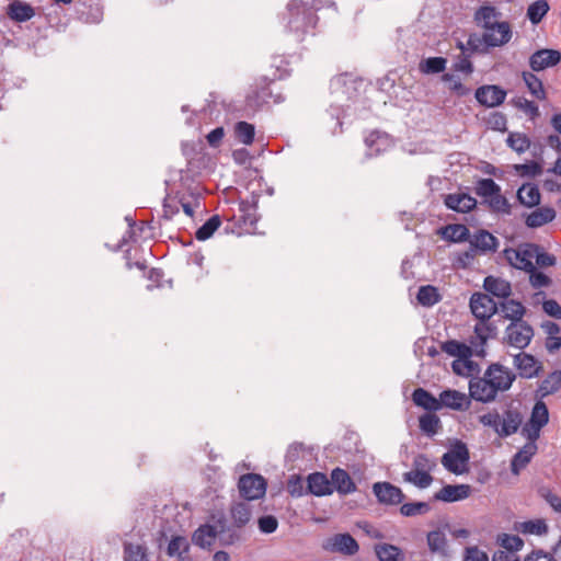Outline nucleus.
<instances>
[{
    "mask_svg": "<svg viewBox=\"0 0 561 561\" xmlns=\"http://www.w3.org/2000/svg\"><path fill=\"white\" fill-rule=\"evenodd\" d=\"M259 528L264 534H272L277 529L278 522L273 515H265L257 520Z\"/></svg>",
    "mask_w": 561,
    "mask_h": 561,
    "instance_id": "obj_62",
    "label": "nucleus"
},
{
    "mask_svg": "<svg viewBox=\"0 0 561 561\" xmlns=\"http://www.w3.org/2000/svg\"><path fill=\"white\" fill-rule=\"evenodd\" d=\"M230 515L234 526L241 528L251 519V508L247 503L239 502L231 506Z\"/></svg>",
    "mask_w": 561,
    "mask_h": 561,
    "instance_id": "obj_33",
    "label": "nucleus"
},
{
    "mask_svg": "<svg viewBox=\"0 0 561 561\" xmlns=\"http://www.w3.org/2000/svg\"><path fill=\"white\" fill-rule=\"evenodd\" d=\"M537 451L536 443H527L523 448L515 454L511 462V470L514 474H519L520 470L524 469L531 460L533 456Z\"/></svg>",
    "mask_w": 561,
    "mask_h": 561,
    "instance_id": "obj_25",
    "label": "nucleus"
},
{
    "mask_svg": "<svg viewBox=\"0 0 561 561\" xmlns=\"http://www.w3.org/2000/svg\"><path fill=\"white\" fill-rule=\"evenodd\" d=\"M307 488L309 493L316 496H324L333 493L330 480L322 472H313L307 478Z\"/></svg>",
    "mask_w": 561,
    "mask_h": 561,
    "instance_id": "obj_21",
    "label": "nucleus"
},
{
    "mask_svg": "<svg viewBox=\"0 0 561 561\" xmlns=\"http://www.w3.org/2000/svg\"><path fill=\"white\" fill-rule=\"evenodd\" d=\"M470 245L478 252L495 251L497 247V239L486 230H480L469 238Z\"/></svg>",
    "mask_w": 561,
    "mask_h": 561,
    "instance_id": "obj_22",
    "label": "nucleus"
},
{
    "mask_svg": "<svg viewBox=\"0 0 561 561\" xmlns=\"http://www.w3.org/2000/svg\"><path fill=\"white\" fill-rule=\"evenodd\" d=\"M541 328L547 335L546 348L550 353L557 352L561 347L560 327L556 322L545 321Z\"/></svg>",
    "mask_w": 561,
    "mask_h": 561,
    "instance_id": "obj_29",
    "label": "nucleus"
},
{
    "mask_svg": "<svg viewBox=\"0 0 561 561\" xmlns=\"http://www.w3.org/2000/svg\"><path fill=\"white\" fill-rule=\"evenodd\" d=\"M515 529L523 535L542 536L548 533V525L545 519L537 518L518 523Z\"/></svg>",
    "mask_w": 561,
    "mask_h": 561,
    "instance_id": "obj_30",
    "label": "nucleus"
},
{
    "mask_svg": "<svg viewBox=\"0 0 561 561\" xmlns=\"http://www.w3.org/2000/svg\"><path fill=\"white\" fill-rule=\"evenodd\" d=\"M507 144L513 150L524 152L529 148L530 140L524 134L513 133L508 136Z\"/></svg>",
    "mask_w": 561,
    "mask_h": 561,
    "instance_id": "obj_49",
    "label": "nucleus"
},
{
    "mask_svg": "<svg viewBox=\"0 0 561 561\" xmlns=\"http://www.w3.org/2000/svg\"><path fill=\"white\" fill-rule=\"evenodd\" d=\"M492 210L496 213H503V214H510V204L507 199L501 194L500 192H496V195H492L485 201Z\"/></svg>",
    "mask_w": 561,
    "mask_h": 561,
    "instance_id": "obj_52",
    "label": "nucleus"
},
{
    "mask_svg": "<svg viewBox=\"0 0 561 561\" xmlns=\"http://www.w3.org/2000/svg\"><path fill=\"white\" fill-rule=\"evenodd\" d=\"M561 61V53L557 49L543 48L535 51L529 58V67L533 71H542L558 65Z\"/></svg>",
    "mask_w": 561,
    "mask_h": 561,
    "instance_id": "obj_13",
    "label": "nucleus"
},
{
    "mask_svg": "<svg viewBox=\"0 0 561 561\" xmlns=\"http://www.w3.org/2000/svg\"><path fill=\"white\" fill-rule=\"evenodd\" d=\"M470 494L471 486L469 484H447L434 494V500L453 503L466 500Z\"/></svg>",
    "mask_w": 561,
    "mask_h": 561,
    "instance_id": "obj_15",
    "label": "nucleus"
},
{
    "mask_svg": "<svg viewBox=\"0 0 561 561\" xmlns=\"http://www.w3.org/2000/svg\"><path fill=\"white\" fill-rule=\"evenodd\" d=\"M319 9V4L314 0L293 1L288 4V22L287 27L290 32L298 35L306 34L317 24L314 11Z\"/></svg>",
    "mask_w": 561,
    "mask_h": 561,
    "instance_id": "obj_1",
    "label": "nucleus"
},
{
    "mask_svg": "<svg viewBox=\"0 0 561 561\" xmlns=\"http://www.w3.org/2000/svg\"><path fill=\"white\" fill-rule=\"evenodd\" d=\"M515 170L522 175V176H530L535 178L542 172V168L539 163L531 161L529 163L524 164H516Z\"/></svg>",
    "mask_w": 561,
    "mask_h": 561,
    "instance_id": "obj_56",
    "label": "nucleus"
},
{
    "mask_svg": "<svg viewBox=\"0 0 561 561\" xmlns=\"http://www.w3.org/2000/svg\"><path fill=\"white\" fill-rule=\"evenodd\" d=\"M327 548L347 556L355 554L359 549L357 541L350 534L335 535L329 540Z\"/></svg>",
    "mask_w": 561,
    "mask_h": 561,
    "instance_id": "obj_20",
    "label": "nucleus"
},
{
    "mask_svg": "<svg viewBox=\"0 0 561 561\" xmlns=\"http://www.w3.org/2000/svg\"><path fill=\"white\" fill-rule=\"evenodd\" d=\"M486 371L491 375L500 393L510 390L516 379V374L511 368L499 363L488 366Z\"/></svg>",
    "mask_w": 561,
    "mask_h": 561,
    "instance_id": "obj_12",
    "label": "nucleus"
},
{
    "mask_svg": "<svg viewBox=\"0 0 561 561\" xmlns=\"http://www.w3.org/2000/svg\"><path fill=\"white\" fill-rule=\"evenodd\" d=\"M539 494L546 500V502L552 507L554 512L561 513V497L559 495L552 493L547 488H541L539 490Z\"/></svg>",
    "mask_w": 561,
    "mask_h": 561,
    "instance_id": "obj_61",
    "label": "nucleus"
},
{
    "mask_svg": "<svg viewBox=\"0 0 561 561\" xmlns=\"http://www.w3.org/2000/svg\"><path fill=\"white\" fill-rule=\"evenodd\" d=\"M476 192L485 201L500 192V186L492 179H482L477 183Z\"/></svg>",
    "mask_w": 561,
    "mask_h": 561,
    "instance_id": "obj_46",
    "label": "nucleus"
},
{
    "mask_svg": "<svg viewBox=\"0 0 561 561\" xmlns=\"http://www.w3.org/2000/svg\"><path fill=\"white\" fill-rule=\"evenodd\" d=\"M534 337V330L526 321L511 322L504 333V340L513 347L524 350Z\"/></svg>",
    "mask_w": 561,
    "mask_h": 561,
    "instance_id": "obj_5",
    "label": "nucleus"
},
{
    "mask_svg": "<svg viewBox=\"0 0 561 561\" xmlns=\"http://www.w3.org/2000/svg\"><path fill=\"white\" fill-rule=\"evenodd\" d=\"M442 348L448 355L457 358H470L474 353L470 345L454 340L445 342Z\"/></svg>",
    "mask_w": 561,
    "mask_h": 561,
    "instance_id": "obj_36",
    "label": "nucleus"
},
{
    "mask_svg": "<svg viewBox=\"0 0 561 561\" xmlns=\"http://www.w3.org/2000/svg\"><path fill=\"white\" fill-rule=\"evenodd\" d=\"M513 37L512 26L507 21L495 25L481 35L471 34L467 41V47L473 53H486L489 48L502 47L511 42Z\"/></svg>",
    "mask_w": 561,
    "mask_h": 561,
    "instance_id": "obj_2",
    "label": "nucleus"
},
{
    "mask_svg": "<svg viewBox=\"0 0 561 561\" xmlns=\"http://www.w3.org/2000/svg\"><path fill=\"white\" fill-rule=\"evenodd\" d=\"M547 423H525L520 432L529 442L535 443L540 435L541 427Z\"/></svg>",
    "mask_w": 561,
    "mask_h": 561,
    "instance_id": "obj_55",
    "label": "nucleus"
},
{
    "mask_svg": "<svg viewBox=\"0 0 561 561\" xmlns=\"http://www.w3.org/2000/svg\"><path fill=\"white\" fill-rule=\"evenodd\" d=\"M439 299H440V296H439L436 287L431 286V285L420 287L419 293H417V301L422 306L431 307V306L435 305L436 302H438Z\"/></svg>",
    "mask_w": 561,
    "mask_h": 561,
    "instance_id": "obj_42",
    "label": "nucleus"
},
{
    "mask_svg": "<svg viewBox=\"0 0 561 561\" xmlns=\"http://www.w3.org/2000/svg\"><path fill=\"white\" fill-rule=\"evenodd\" d=\"M495 327L486 321H479L473 329V334L470 336V346L476 355L482 356L484 354V346L488 339L494 332Z\"/></svg>",
    "mask_w": 561,
    "mask_h": 561,
    "instance_id": "obj_14",
    "label": "nucleus"
},
{
    "mask_svg": "<svg viewBox=\"0 0 561 561\" xmlns=\"http://www.w3.org/2000/svg\"><path fill=\"white\" fill-rule=\"evenodd\" d=\"M506 116L500 112H493L486 118V125L493 130H506Z\"/></svg>",
    "mask_w": 561,
    "mask_h": 561,
    "instance_id": "obj_57",
    "label": "nucleus"
},
{
    "mask_svg": "<svg viewBox=\"0 0 561 561\" xmlns=\"http://www.w3.org/2000/svg\"><path fill=\"white\" fill-rule=\"evenodd\" d=\"M442 80L448 83V89L458 96L467 95L470 92V90L466 88L460 82V80L451 73L443 75Z\"/></svg>",
    "mask_w": 561,
    "mask_h": 561,
    "instance_id": "obj_51",
    "label": "nucleus"
},
{
    "mask_svg": "<svg viewBox=\"0 0 561 561\" xmlns=\"http://www.w3.org/2000/svg\"><path fill=\"white\" fill-rule=\"evenodd\" d=\"M517 198L528 208L536 207L540 204L539 188L535 184H523L517 192Z\"/></svg>",
    "mask_w": 561,
    "mask_h": 561,
    "instance_id": "obj_28",
    "label": "nucleus"
},
{
    "mask_svg": "<svg viewBox=\"0 0 561 561\" xmlns=\"http://www.w3.org/2000/svg\"><path fill=\"white\" fill-rule=\"evenodd\" d=\"M413 403L427 411V412H438L440 411V405L438 402V398L434 397L431 392L423 388H416L412 393Z\"/></svg>",
    "mask_w": 561,
    "mask_h": 561,
    "instance_id": "obj_23",
    "label": "nucleus"
},
{
    "mask_svg": "<svg viewBox=\"0 0 561 561\" xmlns=\"http://www.w3.org/2000/svg\"><path fill=\"white\" fill-rule=\"evenodd\" d=\"M486 424L492 425L494 427V431L501 437H505V436L516 433L519 430V425L522 423H486Z\"/></svg>",
    "mask_w": 561,
    "mask_h": 561,
    "instance_id": "obj_63",
    "label": "nucleus"
},
{
    "mask_svg": "<svg viewBox=\"0 0 561 561\" xmlns=\"http://www.w3.org/2000/svg\"><path fill=\"white\" fill-rule=\"evenodd\" d=\"M536 243H523L517 248L504 250V257L514 268L528 272L534 268V255L536 254Z\"/></svg>",
    "mask_w": 561,
    "mask_h": 561,
    "instance_id": "obj_3",
    "label": "nucleus"
},
{
    "mask_svg": "<svg viewBox=\"0 0 561 561\" xmlns=\"http://www.w3.org/2000/svg\"><path fill=\"white\" fill-rule=\"evenodd\" d=\"M217 534L216 527L208 524L202 525L194 531L192 541L201 548H210L217 538Z\"/></svg>",
    "mask_w": 561,
    "mask_h": 561,
    "instance_id": "obj_26",
    "label": "nucleus"
},
{
    "mask_svg": "<svg viewBox=\"0 0 561 561\" xmlns=\"http://www.w3.org/2000/svg\"><path fill=\"white\" fill-rule=\"evenodd\" d=\"M373 492L378 502L383 505H399L405 499L402 490L390 482H376Z\"/></svg>",
    "mask_w": 561,
    "mask_h": 561,
    "instance_id": "obj_8",
    "label": "nucleus"
},
{
    "mask_svg": "<svg viewBox=\"0 0 561 561\" xmlns=\"http://www.w3.org/2000/svg\"><path fill=\"white\" fill-rule=\"evenodd\" d=\"M501 12L492 5H482L474 13V21L478 26L483 27L496 19H501Z\"/></svg>",
    "mask_w": 561,
    "mask_h": 561,
    "instance_id": "obj_34",
    "label": "nucleus"
},
{
    "mask_svg": "<svg viewBox=\"0 0 561 561\" xmlns=\"http://www.w3.org/2000/svg\"><path fill=\"white\" fill-rule=\"evenodd\" d=\"M238 138L244 144L250 145L254 139V127L247 122H239L236 126Z\"/></svg>",
    "mask_w": 561,
    "mask_h": 561,
    "instance_id": "obj_53",
    "label": "nucleus"
},
{
    "mask_svg": "<svg viewBox=\"0 0 561 561\" xmlns=\"http://www.w3.org/2000/svg\"><path fill=\"white\" fill-rule=\"evenodd\" d=\"M453 371L459 376H470L474 365L469 358H457L451 364Z\"/></svg>",
    "mask_w": 561,
    "mask_h": 561,
    "instance_id": "obj_54",
    "label": "nucleus"
},
{
    "mask_svg": "<svg viewBox=\"0 0 561 561\" xmlns=\"http://www.w3.org/2000/svg\"><path fill=\"white\" fill-rule=\"evenodd\" d=\"M447 60L443 57H430L420 62L419 69L422 73H439L446 69Z\"/></svg>",
    "mask_w": 561,
    "mask_h": 561,
    "instance_id": "obj_39",
    "label": "nucleus"
},
{
    "mask_svg": "<svg viewBox=\"0 0 561 561\" xmlns=\"http://www.w3.org/2000/svg\"><path fill=\"white\" fill-rule=\"evenodd\" d=\"M469 460V453L465 445H459L457 448L444 454L442 457V465L450 472L460 474L466 470Z\"/></svg>",
    "mask_w": 561,
    "mask_h": 561,
    "instance_id": "obj_10",
    "label": "nucleus"
},
{
    "mask_svg": "<svg viewBox=\"0 0 561 561\" xmlns=\"http://www.w3.org/2000/svg\"><path fill=\"white\" fill-rule=\"evenodd\" d=\"M501 546L510 552L518 551L523 548L524 541L516 535H503Z\"/></svg>",
    "mask_w": 561,
    "mask_h": 561,
    "instance_id": "obj_58",
    "label": "nucleus"
},
{
    "mask_svg": "<svg viewBox=\"0 0 561 561\" xmlns=\"http://www.w3.org/2000/svg\"><path fill=\"white\" fill-rule=\"evenodd\" d=\"M465 561H489V558L478 547H468L465 552Z\"/></svg>",
    "mask_w": 561,
    "mask_h": 561,
    "instance_id": "obj_64",
    "label": "nucleus"
},
{
    "mask_svg": "<svg viewBox=\"0 0 561 561\" xmlns=\"http://www.w3.org/2000/svg\"><path fill=\"white\" fill-rule=\"evenodd\" d=\"M506 92L497 85H484L476 91L477 101L485 106L494 107L502 104Z\"/></svg>",
    "mask_w": 561,
    "mask_h": 561,
    "instance_id": "obj_16",
    "label": "nucleus"
},
{
    "mask_svg": "<svg viewBox=\"0 0 561 561\" xmlns=\"http://www.w3.org/2000/svg\"><path fill=\"white\" fill-rule=\"evenodd\" d=\"M483 286L488 293L499 298H507L512 293L511 283L500 277H485Z\"/></svg>",
    "mask_w": 561,
    "mask_h": 561,
    "instance_id": "obj_27",
    "label": "nucleus"
},
{
    "mask_svg": "<svg viewBox=\"0 0 561 561\" xmlns=\"http://www.w3.org/2000/svg\"><path fill=\"white\" fill-rule=\"evenodd\" d=\"M427 543L432 552L445 553L447 539L443 531L433 530L427 534Z\"/></svg>",
    "mask_w": 561,
    "mask_h": 561,
    "instance_id": "obj_44",
    "label": "nucleus"
},
{
    "mask_svg": "<svg viewBox=\"0 0 561 561\" xmlns=\"http://www.w3.org/2000/svg\"><path fill=\"white\" fill-rule=\"evenodd\" d=\"M469 393L471 399L489 403L495 401L500 392L495 387L491 375L485 369L482 377H474L470 379Z\"/></svg>",
    "mask_w": 561,
    "mask_h": 561,
    "instance_id": "obj_4",
    "label": "nucleus"
},
{
    "mask_svg": "<svg viewBox=\"0 0 561 561\" xmlns=\"http://www.w3.org/2000/svg\"><path fill=\"white\" fill-rule=\"evenodd\" d=\"M240 495L249 501L264 496L266 492V480L256 473H247L240 477L238 482Z\"/></svg>",
    "mask_w": 561,
    "mask_h": 561,
    "instance_id": "obj_6",
    "label": "nucleus"
},
{
    "mask_svg": "<svg viewBox=\"0 0 561 561\" xmlns=\"http://www.w3.org/2000/svg\"><path fill=\"white\" fill-rule=\"evenodd\" d=\"M446 239L453 242H462L470 238L469 229L465 225H449L444 230Z\"/></svg>",
    "mask_w": 561,
    "mask_h": 561,
    "instance_id": "obj_41",
    "label": "nucleus"
},
{
    "mask_svg": "<svg viewBox=\"0 0 561 561\" xmlns=\"http://www.w3.org/2000/svg\"><path fill=\"white\" fill-rule=\"evenodd\" d=\"M557 217V211L550 206L537 207L529 213L525 218V225L528 228L537 229L549 222H552Z\"/></svg>",
    "mask_w": 561,
    "mask_h": 561,
    "instance_id": "obj_17",
    "label": "nucleus"
},
{
    "mask_svg": "<svg viewBox=\"0 0 561 561\" xmlns=\"http://www.w3.org/2000/svg\"><path fill=\"white\" fill-rule=\"evenodd\" d=\"M470 309L479 321L488 322L496 313L497 306L489 295L477 293L470 298Z\"/></svg>",
    "mask_w": 561,
    "mask_h": 561,
    "instance_id": "obj_7",
    "label": "nucleus"
},
{
    "mask_svg": "<svg viewBox=\"0 0 561 561\" xmlns=\"http://www.w3.org/2000/svg\"><path fill=\"white\" fill-rule=\"evenodd\" d=\"M548 11V2L546 0H537L529 4L527 9V18L534 25H537L542 21Z\"/></svg>",
    "mask_w": 561,
    "mask_h": 561,
    "instance_id": "obj_38",
    "label": "nucleus"
},
{
    "mask_svg": "<svg viewBox=\"0 0 561 561\" xmlns=\"http://www.w3.org/2000/svg\"><path fill=\"white\" fill-rule=\"evenodd\" d=\"M523 80L533 96L538 100L546 99V91L543 89L541 80L530 71L523 72Z\"/></svg>",
    "mask_w": 561,
    "mask_h": 561,
    "instance_id": "obj_35",
    "label": "nucleus"
},
{
    "mask_svg": "<svg viewBox=\"0 0 561 561\" xmlns=\"http://www.w3.org/2000/svg\"><path fill=\"white\" fill-rule=\"evenodd\" d=\"M125 560L126 561H148L146 548L140 545H134V543L125 545Z\"/></svg>",
    "mask_w": 561,
    "mask_h": 561,
    "instance_id": "obj_48",
    "label": "nucleus"
},
{
    "mask_svg": "<svg viewBox=\"0 0 561 561\" xmlns=\"http://www.w3.org/2000/svg\"><path fill=\"white\" fill-rule=\"evenodd\" d=\"M435 468V462L427 456L420 454L413 459L412 469L431 473Z\"/></svg>",
    "mask_w": 561,
    "mask_h": 561,
    "instance_id": "obj_60",
    "label": "nucleus"
},
{
    "mask_svg": "<svg viewBox=\"0 0 561 561\" xmlns=\"http://www.w3.org/2000/svg\"><path fill=\"white\" fill-rule=\"evenodd\" d=\"M430 512V505L426 502H413L401 505L400 513L403 516L423 515Z\"/></svg>",
    "mask_w": 561,
    "mask_h": 561,
    "instance_id": "obj_47",
    "label": "nucleus"
},
{
    "mask_svg": "<svg viewBox=\"0 0 561 561\" xmlns=\"http://www.w3.org/2000/svg\"><path fill=\"white\" fill-rule=\"evenodd\" d=\"M7 14L15 22H26L35 15V11L31 4L14 0L8 5Z\"/></svg>",
    "mask_w": 561,
    "mask_h": 561,
    "instance_id": "obj_24",
    "label": "nucleus"
},
{
    "mask_svg": "<svg viewBox=\"0 0 561 561\" xmlns=\"http://www.w3.org/2000/svg\"><path fill=\"white\" fill-rule=\"evenodd\" d=\"M536 254L534 255V260L536 261V265L543 268L554 266L557 264V257L553 254H550L545 251V249L538 244H536Z\"/></svg>",
    "mask_w": 561,
    "mask_h": 561,
    "instance_id": "obj_50",
    "label": "nucleus"
},
{
    "mask_svg": "<svg viewBox=\"0 0 561 561\" xmlns=\"http://www.w3.org/2000/svg\"><path fill=\"white\" fill-rule=\"evenodd\" d=\"M470 396L454 389H447L439 393L438 402L440 410L465 411L470 407Z\"/></svg>",
    "mask_w": 561,
    "mask_h": 561,
    "instance_id": "obj_11",
    "label": "nucleus"
},
{
    "mask_svg": "<svg viewBox=\"0 0 561 561\" xmlns=\"http://www.w3.org/2000/svg\"><path fill=\"white\" fill-rule=\"evenodd\" d=\"M527 273L529 275V284L534 289L548 288L552 285V279L547 274L539 271L536 265Z\"/></svg>",
    "mask_w": 561,
    "mask_h": 561,
    "instance_id": "obj_45",
    "label": "nucleus"
},
{
    "mask_svg": "<svg viewBox=\"0 0 561 561\" xmlns=\"http://www.w3.org/2000/svg\"><path fill=\"white\" fill-rule=\"evenodd\" d=\"M502 310L505 314V318L512 320V322L523 321L522 318L525 313V308L520 302L513 299L507 300L502 304Z\"/></svg>",
    "mask_w": 561,
    "mask_h": 561,
    "instance_id": "obj_43",
    "label": "nucleus"
},
{
    "mask_svg": "<svg viewBox=\"0 0 561 561\" xmlns=\"http://www.w3.org/2000/svg\"><path fill=\"white\" fill-rule=\"evenodd\" d=\"M444 204L451 210L465 214L476 207L477 201L467 193H453L445 196Z\"/></svg>",
    "mask_w": 561,
    "mask_h": 561,
    "instance_id": "obj_19",
    "label": "nucleus"
},
{
    "mask_svg": "<svg viewBox=\"0 0 561 561\" xmlns=\"http://www.w3.org/2000/svg\"><path fill=\"white\" fill-rule=\"evenodd\" d=\"M403 480L420 489H426L432 484L433 477L428 472L411 469L403 473Z\"/></svg>",
    "mask_w": 561,
    "mask_h": 561,
    "instance_id": "obj_37",
    "label": "nucleus"
},
{
    "mask_svg": "<svg viewBox=\"0 0 561 561\" xmlns=\"http://www.w3.org/2000/svg\"><path fill=\"white\" fill-rule=\"evenodd\" d=\"M221 220L218 215L210 217L201 228L195 232V238L199 241L209 239L214 232L220 227Z\"/></svg>",
    "mask_w": 561,
    "mask_h": 561,
    "instance_id": "obj_40",
    "label": "nucleus"
},
{
    "mask_svg": "<svg viewBox=\"0 0 561 561\" xmlns=\"http://www.w3.org/2000/svg\"><path fill=\"white\" fill-rule=\"evenodd\" d=\"M331 484L333 491L335 490L341 495H347L356 491V484L348 474V472L341 468H335L331 472Z\"/></svg>",
    "mask_w": 561,
    "mask_h": 561,
    "instance_id": "obj_18",
    "label": "nucleus"
},
{
    "mask_svg": "<svg viewBox=\"0 0 561 561\" xmlns=\"http://www.w3.org/2000/svg\"><path fill=\"white\" fill-rule=\"evenodd\" d=\"M375 552L379 561H403L404 559L401 549L389 543L376 545Z\"/></svg>",
    "mask_w": 561,
    "mask_h": 561,
    "instance_id": "obj_32",
    "label": "nucleus"
},
{
    "mask_svg": "<svg viewBox=\"0 0 561 561\" xmlns=\"http://www.w3.org/2000/svg\"><path fill=\"white\" fill-rule=\"evenodd\" d=\"M515 105L525 114H527L531 119H535L539 116V108L533 101L520 98L515 102Z\"/></svg>",
    "mask_w": 561,
    "mask_h": 561,
    "instance_id": "obj_59",
    "label": "nucleus"
},
{
    "mask_svg": "<svg viewBox=\"0 0 561 561\" xmlns=\"http://www.w3.org/2000/svg\"><path fill=\"white\" fill-rule=\"evenodd\" d=\"M513 363L515 368L518 370L519 376L526 379L537 377L543 368L540 360L525 352H520L515 355Z\"/></svg>",
    "mask_w": 561,
    "mask_h": 561,
    "instance_id": "obj_9",
    "label": "nucleus"
},
{
    "mask_svg": "<svg viewBox=\"0 0 561 561\" xmlns=\"http://www.w3.org/2000/svg\"><path fill=\"white\" fill-rule=\"evenodd\" d=\"M561 387V370L550 373L539 385L537 390L540 397H547L556 393Z\"/></svg>",
    "mask_w": 561,
    "mask_h": 561,
    "instance_id": "obj_31",
    "label": "nucleus"
}]
</instances>
